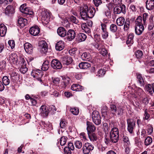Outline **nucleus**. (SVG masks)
I'll return each instance as SVG.
<instances>
[{"instance_id":"27","label":"nucleus","mask_w":154,"mask_h":154,"mask_svg":"<svg viewBox=\"0 0 154 154\" xmlns=\"http://www.w3.org/2000/svg\"><path fill=\"white\" fill-rule=\"evenodd\" d=\"M50 66V62L48 60H45L43 63L42 66V69L46 71L48 70Z\"/></svg>"},{"instance_id":"33","label":"nucleus","mask_w":154,"mask_h":154,"mask_svg":"<svg viewBox=\"0 0 154 154\" xmlns=\"http://www.w3.org/2000/svg\"><path fill=\"white\" fill-rule=\"evenodd\" d=\"M10 82V79L8 77L6 76H4L2 78V83L4 85L7 86L8 85Z\"/></svg>"},{"instance_id":"49","label":"nucleus","mask_w":154,"mask_h":154,"mask_svg":"<svg viewBox=\"0 0 154 154\" xmlns=\"http://www.w3.org/2000/svg\"><path fill=\"white\" fill-rule=\"evenodd\" d=\"M105 73V71L103 69H100L97 72L96 75L99 77L102 76Z\"/></svg>"},{"instance_id":"15","label":"nucleus","mask_w":154,"mask_h":154,"mask_svg":"<svg viewBox=\"0 0 154 154\" xmlns=\"http://www.w3.org/2000/svg\"><path fill=\"white\" fill-rule=\"evenodd\" d=\"M26 52L29 54H31L32 52V46L31 44L26 42L23 45Z\"/></svg>"},{"instance_id":"50","label":"nucleus","mask_w":154,"mask_h":154,"mask_svg":"<svg viewBox=\"0 0 154 154\" xmlns=\"http://www.w3.org/2000/svg\"><path fill=\"white\" fill-rule=\"evenodd\" d=\"M28 70V68L26 66H21L20 69V72L23 73L24 74Z\"/></svg>"},{"instance_id":"1","label":"nucleus","mask_w":154,"mask_h":154,"mask_svg":"<svg viewBox=\"0 0 154 154\" xmlns=\"http://www.w3.org/2000/svg\"><path fill=\"white\" fill-rule=\"evenodd\" d=\"M119 131L117 128L115 127L112 128L110 132L109 138L107 137L106 135L105 136V143L108 145L111 144V143H116L119 139Z\"/></svg>"},{"instance_id":"24","label":"nucleus","mask_w":154,"mask_h":154,"mask_svg":"<svg viewBox=\"0 0 154 154\" xmlns=\"http://www.w3.org/2000/svg\"><path fill=\"white\" fill-rule=\"evenodd\" d=\"M79 67L81 69H87L91 66L90 63L86 62H83L79 63Z\"/></svg>"},{"instance_id":"53","label":"nucleus","mask_w":154,"mask_h":154,"mask_svg":"<svg viewBox=\"0 0 154 154\" xmlns=\"http://www.w3.org/2000/svg\"><path fill=\"white\" fill-rule=\"evenodd\" d=\"M148 15V14L145 13H144L143 14V20L144 25H145L146 24V21L147 19Z\"/></svg>"},{"instance_id":"57","label":"nucleus","mask_w":154,"mask_h":154,"mask_svg":"<svg viewBox=\"0 0 154 154\" xmlns=\"http://www.w3.org/2000/svg\"><path fill=\"white\" fill-rule=\"evenodd\" d=\"M8 44L11 49H13L14 48L15 46V44L14 41V40H11L9 41Z\"/></svg>"},{"instance_id":"45","label":"nucleus","mask_w":154,"mask_h":154,"mask_svg":"<svg viewBox=\"0 0 154 154\" xmlns=\"http://www.w3.org/2000/svg\"><path fill=\"white\" fill-rule=\"evenodd\" d=\"M75 145L77 148L80 149L82 147V143L81 141L76 140L75 143Z\"/></svg>"},{"instance_id":"59","label":"nucleus","mask_w":154,"mask_h":154,"mask_svg":"<svg viewBox=\"0 0 154 154\" xmlns=\"http://www.w3.org/2000/svg\"><path fill=\"white\" fill-rule=\"evenodd\" d=\"M153 129V128L151 125L148 126L147 131L148 134H150L152 133Z\"/></svg>"},{"instance_id":"30","label":"nucleus","mask_w":154,"mask_h":154,"mask_svg":"<svg viewBox=\"0 0 154 154\" xmlns=\"http://www.w3.org/2000/svg\"><path fill=\"white\" fill-rule=\"evenodd\" d=\"M22 12L25 14L30 15H32L33 14V12L32 10L29 8L27 7L24 8Z\"/></svg>"},{"instance_id":"56","label":"nucleus","mask_w":154,"mask_h":154,"mask_svg":"<svg viewBox=\"0 0 154 154\" xmlns=\"http://www.w3.org/2000/svg\"><path fill=\"white\" fill-rule=\"evenodd\" d=\"M94 4L97 7H98L102 3L101 0H93Z\"/></svg>"},{"instance_id":"36","label":"nucleus","mask_w":154,"mask_h":154,"mask_svg":"<svg viewBox=\"0 0 154 154\" xmlns=\"http://www.w3.org/2000/svg\"><path fill=\"white\" fill-rule=\"evenodd\" d=\"M62 82L61 84V87L65 88L67 85V80L66 78L64 76H62Z\"/></svg>"},{"instance_id":"14","label":"nucleus","mask_w":154,"mask_h":154,"mask_svg":"<svg viewBox=\"0 0 154 154\" xmlns=\"http://www.w3.org/2000/svg\"><path fill=\"white\" fill-rule=\"evenodd\" d=\"M40 29L37 26L31 27L29 30L30 33L33 36H36L39 33Z\"/></svg>"},{"instance_id":"22","label":"nucleus","mask_w":154,"mask_h":154,"mask_svg":"<svg viewBox=\"0 0 154 154\" xmlns=\"http://www.w3.org/2000/svg\"><path fill=\"white\" fill-rule=\"evenodd\" d=\"M57 33L61 37H64L66 35V31L63 27H60L57 29Z\"/></svg>"},{"instance_id":"28","label":"nucleus","mask_w":154,"mask_h":154,"mask_svg":"<svg viewBox=\"0 0 154 154\" xmlns=\"http://www.w3.org/2000/svg\"><path fill=\"white\" fill-rule=\"evenodd\" d=\"M88 137L90 140L92 142L96 141L97 139L96 134L94 133H88Z\"/></svg>"},{"instance_id":"40","label":"nucleus","mask_w":154,"mask_h":154,"mask_svg":"<svg viewBox=\"0 0 154 154\" xmlns=\"http://www.w3.org/2000/svg\"><path fill=\"white\" fill-rule=\"evenodd\" d=\"M69 15V16L68 17V19L69 20V21L75 24H77L79 22L78 20L76 19L75 17L72 15L70 16Z\"/></svg>"},{"instance_id":"19","label":"nucleus","mask_w":154,"mask_h":154,"mask_svg":"<svg viewBox=\"0 0 154 154\" xmlns=\"http://www.w3.org/2000/svg\"><path fill=\"white\" fill-rule=\"evenodd\" d=\"M39 45L42 48V50L44 53L47 52L48 50V46L46 42L45 41H42L39 43Z\"/></svg>"},{"instance_id":"64","label":"nucleus","mask_w":154,"mask_h":154,"mask_svg":"<svg viewBox=\"0 0 154 154\" xmlns=\"http://www.w3.org/2000/svg\"><path fill=\"white\" fill-rule=\"evenodd\" d=\"M107 53V51L105 49H102L100 51V54L103 56H106Z\"/></svg>"},{"instance_id":"9","label":"nucleus","mask_w":154,"mask_h":154,"mask_svg":"<svg viewBox=\"0 0 154 154\" xmlns=\"http://www.w3.org/2000/svg\"><path fill=\"white\" fill-rule=\"evenodd\" d=\"M51 65L54 69H60L62 67L61 63L57 59H53L51 62Z\"/></svg>"},{"instance_id":"25","label":"nucleus","mask_w":154,"mask_h":154,"mask_svg":"<svg viewBox=\"0 0 154 154\" xmlns=\"http://www.w3.org/2000/svg\"><path fill=\"white\" fill-rule=\"evenodd\" d=\"M87 38V35L84 33H80L78 35L77 41L79 42L85 41Z\"/></svg>"},{"instance_id":"44","label":"nucleus","mask_w":154,"mask_h":154,"mask_svg":"<svg viewBox=\"0 0 154 154\" xmlns=\"http://www.w3.org/2000/svg\"><path fill=\"white\" fill-rule=\"evenodd\" d=\"M145 88L146 91L149 92L150 95H152L153 92L152 90V85L148 84L145 86Z\"/></svg>"},{"instance_id":"58","label":"nucleus","mask_w":154,"mask_h":154,"mask_svg":"<svg viewBox=\"0 0 154 154\" xmlns=\"http://www.w3.org/2000/svg\"><path fill=\"white\" fill-rule=\"evenodd\" d=\"M68 149L73 150L74 149V147L72 143L71 142H68Z\"/></svg>"},{"instance_id":"34","label":"nucleus","mask_w":154,"mask_h":154,"mask_svg":"<svg viewBox=\"0 0 154 154\" xmlns=\"http://www.w3.org/2000/svg\"><path fill=\"white\" fill-rule=\"evenodd\" d=\"M69 110L71 113L75 116L78 115L79 113V109L78 108H70Z\"/></svg>"},{"instance_id":"54","label":"nucleus","mask_w":154,"mask_h":154,"mask_svg":"<svg viewBox=\"0 0 154 154\" xmlns=\"http://www.w3.org/2000/svg\"><path fill=\"white\" fill-rule=\"evenodd\" d=\"M92 118H96L98 117H100L99 112L97 111H93L92 113Z\"/></svg>"},{"instance_id":"16","label":"nucleus","mask_w":154,"mask_h":154,"mask_svg":"<svg viewBox=\"0 0 154 154\" xmlns=\"http://www.w3.org/2000/svg\"><path fill=\"white\" fill-rule=\"evenodd\" d=\"M144 30L143 25H135V31L137 35H140Z\"/></svg>"},{"instance_id":"55","label":"nucleus","mask_w":154,"mask_h":154,"mask_svg":"<svg viewBox=\"0 0 154 154\" xmlns=\"http://www.w3.org/2000/svg\"><path fill=\"white\" fill-rule=\"evenodd\" d=\"M144 116H145L143 118L144 120H147L150 117V115L148 113L147 109L145 110L144 111Z\"/></svg>"},{"instance_id":"2","label":"nucleus","mask_w":154,"mask_h":154,"mask_svg":"<svg viewBox=\"0 0 154 154\" xmlns=\"http://www.w3.org/2000/svg\"><path fill=\"white\" fill-rule=\"evenodd\" d=\"M80 13L82 19L86 20L88 18H91L94 16L96 10L94 8L85 5L83 8L80 9Z\"/></svg>"},{"instance_id":"60","label":"nucleus","mask_w":154,"mask_h":154,"mask_svg":"<svg viewBox=\"0 0 154 154\" xmlns=\"http://www.w3.org/2000/svg\"><path fill=\"white\" fill-rule=\"evenodd\" d=\"M101 35L103 38L106 39L109 36V32L108 31H107L106 32L102 33Z\"/></svg>"},{"instance_id":"41","label":"nucleus","mask_w":154,"mask_h":154,"mask_svg":"<svg viewBox=\"0 0 154 154\" xmlns=\"http://www.w3.org/2000/svg\"><path fill=\"white\" fill-rule=\"evenodd\" d=\"M6 62L5 60L0 62V71L5 70L6 69Z\"/></svg>"},{"instance_id":"5","label":"nucleus","mask_w":154,"mask_h":154,"mask_svg":"<svg viewBox=\"0 0 154 154\" xmlns=\"http://www.w3.org/2000/svg\"><path fill=\"white\" fill-rule=\"evenodd\" d=\"M31 75L34 78H35L37 80L39 81L40 83L42 82L41 78L43 74L42 71L40 69L33 70L31 73Z\"/></svg>"},{"instance_id":"42","label":"nucleus","mask_w":154,"mask_h":154,"mask_svg":"<svg viewBox=\"0 0 154 154\" xmlns=\"http://www.w3.org/2000/svg\"><path fill=\"white\" fill-rule=\"evenodd\" d=\"M135 55L137 59H140L142 57L143 52L141 50H138L135 53Z\"/></svg>"},{"instance_id":"31","label":"nucleus","mask_w":154,"mask_h":154,"mask_svg":"<svg viewBox=\"0 0 154 154\" xmlns=\"http://www.w3.org/2000/svg\"><path fill=\"white\" fill-rule=\"evenodd\" d=\"M64 45L62 41H60L57 43L55 46V48L57 51H60L64 48Z\"/></svg>"},{"instance_id":"10","label":"nucleus","mask_w":154,"mask_h":154,"mask_svg":"<svg viewBox=\"0 0 154 154\" xmlns=\"http://www.w3.org/2000/svg\"><path fill=\"white\" fill-rule=\"evenodd\" d=\"M10 62L13 64L17 65L18 63V56L15 53L11 54L8 57Z\"/></svg>"},{"instance_id":"48","label":"nucleus","mask_w":154,"mask_h":154,"mask_svg":"<svg viewBox=\"0 0 154 154\" xmlns=\"http://www.w3.org/2000/svg\"><path fill=\"white\" fill-rule=\"evenodd\" d=\"M103 129L105 134L108 133L109 128L108 125L107 123H105L103 124Z\"/></svg>"},{"instance_id":"29","label":"nucleus","mask_w":154,"mask_h":154,"mask_svg":"<svg viewBox=\"0 0 154 154\" xmlns=\"http://www.w3.org/2000/svg\"><path fill=\"white\" fill-rule=\"evenodd\" d=\"M19 75L16 72H13L11 76V78L13 82H16L19 79Z\"/></svg>"},{"instance_id":"46","label":"nucleus","mask_w":154,"mask_h":154,"mask_svg":"<svg viewBox=\"0 0 154 154\" xmlns=\"http://www.w3.org/2000/svg\"><path fill=\"white\" fill-rule=\"evenodd\" d=\"M19 63L20 64L21 66H26V62L25 59L23 57H20L19 60Z\"/></svg>"},{"instance_id":"39","label":"nucleus","mask_w":154,"mask_h":154,"mask_svg":"<svg viewBox=\"0 0 154 154\" xmlns=\"http://www.w3.org/2000/svg\"><path fill=\"white\" fill-rule=\"evenodd\" d=\"M135 25H143L142 23V17L139 16L135 20Z\"/></svg>"},{"instance_id":"12","label":"nucleus","mask_w":154,"mask_h":154,"mask_svg":"<svg viewBox=\"0 0 154 154\" xmlns=\"http://www.w3.org/2000/svg\"><path fill=\"white\" fill-rule=\"evenodd\" d=\"M87 130L88 133H91L94 132L96 128L94 125L92 123L89 121L87 122Z\"/></svg>"},{"instance_id":"51","label":"nucleus","mask_w":154,"mask_h":154,"mask_svg":"<svg viewBox=\"0 0 154 154\" xmlns=\"http://www.w3.org/2000/svg\"><path fill=\"white\" fill-rule=\"evenodd\" d=\"M67 140L65 137H61L60 140V145L61 146H63L66 143Z\"/></svg>"},{"instance_id":"63","label":"nucleus","mask_w":154,"mask_h":154,"mask_svg":"<svg viewBox=\"0 0 154 154\" xmlns=\"http://www.w3.org/2000/svg\"><path fill=\"white\" fill-rule=\"evenodd\" d=\"M70 64L72 66H74L73 59L72 57H68V65Z\"/></svg>"},{"instance_id":"11","label":"nucleus","mask_w":154,"mask_h":154,"mask_svg":"<svg viewBox=\"0 0 154 154\" xmlns=\"http://www.w3.org/2000/svg\"><path fill=\"white\" fill-rule=\"evenodd\" d=\"M136 78L137 82L138 83L141 87H144L146 82H144L143 79L142 77V75L139 73H136Z\"/></svg>"},{"instance_id":"3","label":"nucleus","mask_w":154,"mask_h":154,"mask_svg":"<svg viewBox=\"0 0 154 154\" xmlns=\"http://www.w3.org/2000/svg\"><path fill=\"white\" fill-rule=\"evenodd\" d=\"M128 125L127 130L131 134L134 133V130L135 128V122L131 119L129 118L127 120Z\"/></svg>"},{"instance_id":"6","label":"nucleus","mask_w":154,"mask_h":154,"mask_svg":"<svg viewBox=\"0 0 154 154\" xmlns=\"http://www.w3.org/2000/svg\"><path fill=\"white\" fill-rule=\"evenodd\" d=\"M94 148V146L91 143H86L83 145V152L84 154H88Z\"/></svg>"},{"instance_id":"20","label":"nucleus","mask_w":154,"mask_h":154,"mask_svg":"<svg viewBox=\"0 0 154 154\" xmlns=\"http://www.w3.org/2000/svg\"><path fill=\"white\" fill-rule=\"evenodd\" d=\"M6 27L3 23L0 25V35L2 37L4 36L7 32Z\"/></svg>"},{"instance_id":"23","label":"nucleus","mask_w":154,"mask_h":154,"mask_svg":"<svg viewBox=\"0 0 154 154\" xmlns=\"http://www.w3.org/2000/svg\"><path fill=\"white\" fill-rule=\"evenodd\" d=\"M71 89L76 91H81L83 89V87L78 84L73 85L71 87Z\"/></svg>"},{"instance_id":"35","label":"nucleus","mask_w":154,"mask_h":154,"mask_svg":"<svg viewBox=\"0 0 154 154\" xmlns=\"http://www.w3.org/2000/svg\"><path fill=\"white\" fill-rule=\"evenodd\" d=\"M130 22L128 19H126L124 23L123 29L125 31L128 32L130 26Z\"/></svg>"},{"instance_id":"38","label":"nucleus","mask_w":154,"mask_h":154,"mask_svg":"<svg viewBox=\"0 0 154 154\" xmlns=\"http://www.w3.org/2000/svg\"><path fill=\"white\" fill-rule=\"evenodd\" d=\"M111 112L113 116H116V113L117 111L116 106L113 104H112L110 106Z\"/></svg>"},{"instance_id":"62","label":"nucleus","mask_w":154,"mask_h":154,"mask_svg":"<svg viewBox=\"0 0 154 154\" xmlns=\"http://www.w3.org/2000/svg\"><path fill=\"white\" fill-rule=\"evenodd\" d=\"M80 136L83 140L85 141L87 139L86 138V134L84 132H82L80 134Z\"/></svg>"},{"instance_id":"37","label":"nucleus","mask_w":154,"mask_h":154,"mask_svg":"<svg viewBox=\"0 0 154 154\" xmlns=\"http://www.w3.org/2000/svg\"><path fill=\"white\" fill-rule=\"evenodd\" d=\"M109 29L111 32L115 33L117 32V26L115 24H112L110 26Z\"/></svg>"},{"instance_id":"4","label":"nucleus","mask_w":154,"mask_h":154,"mask_svg":"<svg viewBox=\"0 0 154 154\" xmlns=\"http://www.w3.org/2000/svg\"><path fill=\"white\" fill-rule=\"evenodd\" d=\"M126 11L125 6L123 4L115 7L113 9L114 13L115 14H119L122 13L125 14L126 13Z\"/></svg>"},{"instance_id":"32","label":"nucleus","mask_w":154,"mask_h":154,"mask_svg":"<svg viewBox=\"0 0 154 154\" xmlns=\"http://www.w3.org/2000/svg\"><path fill=\"white\" fill-rule=\"evenodd\" d=\"M90 54L88 53L84 52L81 56V57L83 60H88L90 57Z\"/></svg>"},{"instance_id":"61","label":"nucleus","mask_w":154,"mask_h":154,"mask_svg":"<svg viewBox=\"0 0 154 154\" xmlns=\"http://www.w3.org/2000/svg\"><path fill=\"white\" fill-rule=\"evenodd\" d=\"M66 125L65 121L64 119H61L60 123V126L61 128H64Z\"/></svg>"},{"instance_id":"13","label":"nucleus","mask_w":154,"mask_h":154,"mask_svg":"<svg viewBox=\"0 0 154 154\" xmlns=\"http://www.w3.org/2000/svg\"><path fill=\"white\" fill-rule=\"evenodd\" d=\"M14 13V8L10 5H8L5 8V14L8 16H11Z\"/></svg>"},{"instance_id":"7","label":"nucleus","mask_w":154,"mask_h":154,"mask_svg":"<svg viewBox=\"0 0 154 154\" xmlns=\"http://www.w3.org/2000/svg\"><path fill=\"white\" fill-rule=\"evenodd\" d=\"M40 11L41 13L40 16L42 20L46 21L48 22L50 18V13L45 9H42V10H40Z\"/></svg>"},{"instance_id":"26","label":"nucleus","mask_w":154,"mask_h":154,"mask_svg":"<svg viewBox=\"0 0 154 154\" xmlns=\"http://www.w3.org/2000/svg\"><path fill=\"white\" fill-rule=\"evenodd\" d=\"M125 19L123 17H120L118 18L116 21V22L119 26H122L125 23Z\"/></svg>"},{"instance_id":"43","label":"nucleus","mask_w":154,"mask_h":154,"mask_svg":"<svg viewBox=\"0 0 154 154\" xmlns=\"http://www.w3.org/2000/svg\"><path fill=\"white\" fill-rule=\"evenodd\" d=\"M92 118L93 122L96 125H99L100 124L101 122L100 117H94Z\"/></svg>"},{"instance_id":"47","label":"nucleus","mask_w":154,"mask_h":154,"mask_svg":"<svg viewBox=\"0 0 154 154\" xmlns=\"http://www.w3.org/2000/svg\"><path fill=\"white\" fill-rule=\"evenodd\" d=\"M152 138L148 137L145 139L144 141L145 144L146 146L149 145L152 142Z\"/></svg>"},{"instance_id":"52","label":"nucleus","mask_w":154,"mask_h":154,"mask_svg":"<svg viewBox=\"0 0 154 154\" xmlns=\"http://www.w3.org/2000/svg\"><path fill=\"white\" fill-rule=\"evenodd\" d=\"M104 13L106 16L108 18L111 17V11L109 8H107L106 10L104 11Z\"/></svg>"},{"instance_id":"21","label":"nucleus","mask_w":154,"mask_h":154,"mask_svg":"<svg viewBox=\"0 0 154 154\" xmlns=\"http://www.w3.org/2000/svg\"><path fill=\"white\" fill-rule=\"evenodd\" d=\"M18 23L19 26L23 27L27 24L28 20L24 18L20 17L19 19Z\"/></svg>"},{"instance_id":"8","label":"nucleus","mask_w":154,"mask_h":154,"mask_svg":"<svg viewBox=\"0 0 154 154\" xmlns=\"http://www.w3.org/2000/svg\"><path fill=\"white\" fill-rule=\"evenodd\" d=\"M40 114L42 117H47L49 112L48 108L45 105L41 106L40 109Z\"/></svg>"},{"instance_id":"18","label":"nucleus","mask_w":154,"mask_h":154,"mask_svg":"<svg viewBox=\"0 0 154 154\" xmlns=\"http://www.w3.org/2000/svg\"><path fill=\"white\" fill-rule=\"evenodd\" d=\"M75 32L73 29H70L68 30V40L71 41L73 40L75 36Z\"/></svg>"},{"instance_id":"17","label":"nucleus","mask_w":154,"mask_h":154,"mask_svg":"<svg viewBox=\"0 0 154 154\" xmlns=\"http://www.w3.org/2000/svg\"><path fill=\"white\" fill-rule=\"evenodd\" d=\"M146 2L147 9L151 10L154 8V0H147Z\"/></svg>"}]
</instances>
